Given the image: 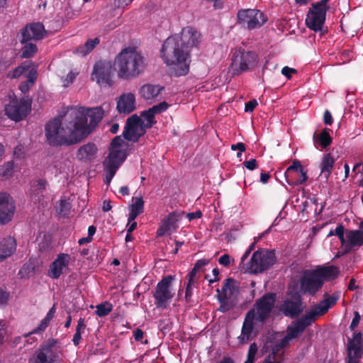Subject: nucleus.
<instances>
[{
  "label": "nucleus",
  "instance_id": "1",
  "mask_svg": "<svg viewBox=\"0 0 363 363\" xmlns=\"http://www.w3.org/2000/svg\"><path fill=\"white\" fill-rule=\"evenodd\" d=\"M104 113L100 106L69 108L63 119L55 118L45 125L48 143L51 146H69L82 142L98 125Z\"/></svg>",
  "mask_w": 363,
  "mask_h": 363
},
{
  "label": "nucleus",
  "instance_id": "2",
  "mask_svg": "<svg viewBox=\"0 0 363 363\" xmlns=\"http://www.w3.org/2000/svg\"><path fill=\"white\" fill-rule=\"evenodd\" d=\"M200 33L194 28H184L180 35L168 37L161 49V57L172 77H181L189 72L190 50L200 43Z\"/></svg>",
  "mask_w": 363,
  "mask_h": 363
},
{
  "label": "nucleus",
  "instance_id": "3",
  "mask_svg": "<svg viewBox=\"0 0 363 363\" xmlns=\"http://www.w3.org/2000/svg\"><path fill=\"white\" fill-rule=\"evenodd\" d=\"M114 65L119 79L131 80L145 72L147 60L136 48L129 46L122 49L116 55Z\"/></svg>",
  "mask_w": 363,
  "mask_h": 363
},
{
  "label": "nucleus",
  "instance_id": "4",
  "mask_svg": "<svg viewBox=\"0 0 363 363\" xmlns=\"http://www.w3.org/2000/svg\"><path fill=\"white\" fill-rule=\"evenodd\" d=\"M339 272L338 268L333 265L307 270L300 280L301 291L303 294L314 296L323 287L325 281L335 279Z\"/></svg>",
  "mask_w": 363,
  "mask_h": 363
},
{
  "label": "nucleus",
  "instance_id": "5",
  "mask_svg": "<svg viewBox=\"0 0 363 363\" xmlns=\"http://www.w3.org/2000/svg\"><path fill=\"white\" fill-rule=\"evenodd\" d=\"M258 62V56L254 51H246L242 47L236 48L232 55L229 72L239 75L254 68Z\"/></svg>",
  "mask_w": 363,
  "mask_h": 363
},
{
  "label": "nucleus",
  "instance_id": "6",
  "mask_svg": "<svg viewBox=\"0 0 363 363\" xmlns=\"http://www.w3.org/2000/svg\"><path fill=\"white\" fill-rule=\"evenodd\" d=\"M277 258L273 250L259 249L255 251L250 261L246 263L245 272L259 274L269 269L276 262Z\"/></svg>",
  "mask_w": 363,
  "mask_h": 363
},
{
  "label": "nucleus",
  "instance_id": "7",
  "mask_svg": "<svg viewBox=\"0 0 363 363\" xmlns=\"http://www.w3.org/2000/svg\"><path fill=\"white\" fill-rule=\"evenodd\" d=\"M276 301L277 294L275 293H266L256 300L253 308L249 311L253 312V318L257 322L264 323L271 316Z\"/></svg>",
  "mask_w": 363,
  "mask_h": 363
},
{
  "label": "nucleus",
  "instance_id": "8",
  "mask_svg": "<svg viewBox=\"0 0 363 363\" xmlns=\"http://www.w3.org/2000/svg\"><path fill=\"white\" fill-rule=\"evenodd\" d=\"M237 23L248 30L261 28L268 20L267 16L258 9H240L238 11Z\"/></svg>",
  "mask_w": 363,
  "mask_h": 363
},
{
  "label": "nucleus",
  "instance_id": "9",
  "mask_svg": "<svg viewBox=\"0 0 363 363\" xmlns=\"http://www.w3.org/2000/svg\"><path fill=\"white\" fill-rule=\"evenodd\" d=\"M114 70V63L108 60H99L93 67L91 79L100 86H111L113 83L112 77Z\"/></svg>",
  "mask_w": 363,
  "mask_h": 363
},
{
  "label": "nucleus",
  "instance_id": "10",
  "mask_svg": "<svg viewBox=\"0 0 363 363\" xmlns=\"http://www.w3.org/2000/svg\"><path fill=\"white\" fill-rule=\"evenodd\" d=\"M126 157L127 155L125 150L117 148H109L108 155L103 162L105 173L104 182L106 184H110L117 169L125 160Z\"/></svg>",
  "mask_w": 363,
  "mask_h": 363
},
{
  "label": "nucleus",
  "instance_id": "11",
  "mask_svg": "<svg viewBox=\"0 0 363 363\" xmlns=\"http://www.w3.org/2000/svg\"><path fill=\"white\" fill-rule=\"evenodd\" d=\"M174 277L168 275L162 277L157 283L155 291L153 292L155 305L157 308H166L168 303L174 297V292L172 290Z\"/></svg>",
  "mask_w": 363,
  "mask_h": 363
},
{
  "label": "nucleus",
  "instance_id": "12",
  "mask_svg": "<svg viewBox=\"0 0 363 363\" xmlns=\"http://www.w3.org/2000/svg\"><path fill=\"white\" fill-rule=\"evenodd\" d=\"M56 343L54 339L48 340L35 351L29 361L32 363H60V356L54 348Z\"/></svg>",
  "mask_w": 363,
  "mask_h": 363
},
{
  "label": "nucleus",
  "instance_id": "13",
  "mask_svg": "<svg viewBox=\"0 0 363 363\" xmlns=\"http://www.w3.org/2000/svg\"><path fill=\"white\" fill-rule=\"evenodd\" d=\"M31 104L28 100L24 98L21 99L14 98L5 106V115L11 120L19 122L28 116Z\"/></svg>",
  "mask_w": 363,
  "mask_h": 363
},
{
  "label": "nucleus",
  "instance_id": "14",
  "mask_svg": "<svg viewBox=\"0 0 363 363\" xmlns=\"http://www.w3.org/2000/svg\"><path fill=\"white\" fill-rule=\"evenodd\" d=\"M145 133L146 129L143 126V121L137 115H133L126 121L123 136L128 141L136 143Z\"/></svg>",
  "mask_w": 363,
  "mask_h": 363
},
{
  "label": "nucleus",
  "instance_id": "15",
  "mask_svg": "<svg viewBox=\"0 0 363 363\" xmlns=\"http://www.w3.org/2000/svg\"><path fill=\"white\" fill-rule=\"evenodd\" d=\"M303 302L301 295L295 292L291 298H286L281 301L278 310L286 317L291 318H297L303 312Z\"/></svg>",
  "mask_w": 363,
  "mask_h": 363
},
{
  "label": "nucleus",
  "instance_id": "16",
  "mask_svg": "<svg viewBox=\"0 0 363 363\" xmlns=\"http://www.w3.org/2000/svg\"><path fill=\"white\" fill-rule=\"evenodd\" d=\"M315 320L313 315L307 312L304 315L296 320L291 325H289L286 328V335L283 337L286 343L289 341L299 337L305 331L307 327L312 325Z\"/></svg>",
  "mask_w": 363,
  "mask_h": 363
},
{
  "label": "nucleus",
  "instance_id": "17",
  "mask_svg": "<svg viewBox=\"0 0 363 363\" xmlns=\"http://www.w3.org/2000/svg\"><path fill=\"white\" fill-rule=\"evenodd\" d=\"M325 9H320L311 4L306 18V25L311 30L322 32L326 19Z\"/></svg>",
  "mask_w": 363,
  "mask_h": 363
},
{
  "label": "nucleus",
  "instance_id": "18",
  "mask_svg": "<svg viewBox=\"0 0 363 363\" xmlns=\"http://www.w3.org/2000/svg\"><path fill=\"white\" fill-rule=\"evenodd\" d=\"M284 177L286 182L292 186L301 185L308 179L307 171L298 160H294L286 169Z\"/></svg>",
  "mask_w": 363,
  "mask_h": 363
},
{
  "label": "nucleus",
  "instance_id": "19",
  "mask_svg": "<svg viewBox=\"0 0 363 363\" xmlns=\"http://www.w3.org/2000/svg\"><path fill=\"white\" fill-rule=\"evenodd\" d=\"M47 31L42 23L36 22L27 24L21 30V44L30 40L38 41L46 36Z\"/></svg>",
  "mask_w": 363,
  "mask_h": 363
},
{
  "label": "nucleus",
  "instance_id": "20",
  "mask_svg": "<svg viewBox=\"0 0 363 363\" xmlns=\"http://www.w3.org/2000/svg\"><path fill=\"white\" fill-rule=\"evenodd\" d=\"M340 296V292L336 291L331 296H328V294H324L325 298L318 304L313 306L308 313L316 320L318 316L325 315L328 310L335 306Z\"/></svg>",
  "mask_w": 363,
  "mask_h": 363
},
{
  "label": "nucleus",
  "instance_id": "21",
  "mask_svg": "<svg viewBox=\"0 0 363 363\" xmlns=\"http://www.w3.org/2000/svg\"><path fill=\"white\" fill-rule=\"evenodd\" d=\"M70 255L60 253L56 259L50 264L48 275L53 279H57L69 268Z\"/></svg>",
  "mask_w": 363,
  "mask_h": 363
},
{
  "label": "nucleus",
  "instance_id": "22",
  "mask_svg": "<svg viewBox=\"0 0 363 363\" xmlns=\"http://www.w3.org/2000/svg\"><path fill=\"white\" fill-rule=\"evenodd\" d=\"M15 205L10 195L0 194V224L9 223L13 218Z\"/></svg>",
  "mask_w": 363,
  "mask_h": 363
},
{
  "label": "nucleus",
  "instance_id": "23",
  "mask_svg": "<svg viewBox=\"0 0 363 363\" xmlns=\"http://www.w3.org/2000/svg\"><path fill=\"white\" fill-rule=\"evenodd\" d=\"M254 320H255V318H253V312L248 311L242 324L241 335L238 337L240 343L246 344L252 340L255 337V335H252L254 330Z\"/></svg>",
  "mask_w": 363,
  "mask_h": 363
},
{
  "label": "nucleus",
  "instance_id": "24",
  "mask_svg": "<svg viewBox=\"0 0 363 363\" xmlns=\"http://www.w3.org/2000/svg\"><path fill=\"white\" fill-rule=\"evenodd\" d=\"M347 242L343 246V254L349 253L354 247H359L363 245V231L350 230L346 232Z\"/></svg>",
  "mask_w": 363,
  "mask_h": 363
},
{
  "label": "nucleus",
  "instance_id": "25",
  "mask_svg": "<svg viewBox=\"0 0 363 363\" xmlns=\"http://www.w3.org/2000/svg\"><path fill=\"white\" fill-rule=\"evenodd\" d=\"M289 345L282 338L271 346V352L265 357L273 363H283L284 361V348Z\"/></svg>",
  "mask_w": 363,
  "mask_h": 363
},
{
  "label": "nucleus",
  "instance_id": "26",
  "mask_svg": "<svg viewBox=\"0 0 363 363\" xmlns=\"http://www.w3.org/2000/svg\"><path fill=\"white\" fill-rule=\"evenodd\" d=\"M135 109V98L133 94H122L117 102V110L120 113L128 114Z\"/></svg>",
  "mask_w": 363,
  "mask_h": 363
},
{
  "label": "nucleus",
  "instance_id": "27",
  "mask_svg": "<svg viewBox=\"0 0 363 363\" xmlns=\"http://www.w3.org/2000/svg\"><path fill=\"white\" fill-rule=\"evenodd\" d=\"M16 250V240L9 236L0 242V262L11 256Z\"/></svg>",
  "mask_w": 363,
  "mask_h": 363
},
{
  "label": "nucleus",
  "instance_id": "28",
  "mask_svg": "<svg viewBox=\"0 0 363 363\" xmlns=\"http://www.w3.org/2000/svg\"><path fill=\"white\" fill-rule=\"evenodd\" d=\"M163 89L164 87L160 85L145 84L140 87L139 93L145 100H152L155 99Z\"/></svg>",
  "mask_w": 363,
  "mask_h": 363
},
{
  "label": "nucleus",
  "instance_id": "29",
  "mask_svg": "<svg viewBox=\"0 0 363 363\" xmlns=\"http://www.w3.org/2000/svg\"><path fill=\"white\" fill-rule=\"evenodd\" d=\"M48 182L45 179H38L33 184L30 197L35 203L40 202L44 196Z\"/></svg>",
  "mask_w": 363,
  "mask_h": 363
},
{
  "label": "nucleus",
  "instance_id": "30",
  "mask_svg": "<svg viewBox=\"0 0 363 363\" xmlns=\"http://www.w3.org/2000/svg\"><path fill=\"white\" fill-rule=\"evenodd\" d=\"M96 152V145L94 143H88L78 149L76 156L80 161H88L95 155Z\"/></svg>",
  "mask_w": 363,
  "mask_h": 363
},
{
  "label": "nucleus",
  "instance_id": "31",
  "mask_svg": "<svg viewBox=\"0 0 363 363\" xmlns=\"http://www.w3.org/2000/svg\"><path fill=\"white\" fill-rule=\"evenodd\" d=\"M335 160L330 153L324 154L320 163V176L328 180L334 167Z\"/></svg>",
  "mask_w": 363,
  "mask_h": 363
},
{
  "label": "nucleus",
  "instance_id": "32",
  "mask_svg": "<svg viewBox=\"0 0 363 363\" xmlns=\"http://www.w3.org/2000/svg\"><path fill=\"white\" fill-rule=\"evenodd\" d=\"M144 201L142 197H133V203L130 206L128 222L130 223L144 211Z\"/></svg>",
  "mask_w": 363,
  "mask_h": 363
},
{
  "label": "nucleus",
  "instance_id": "33",
  "mask_svg": "<svg viewBox=\"0 0 363 363\" xmlns=\"http://www.w3.org/2000/svg\"><path fill=\"white\" fill-rule=\"evenodd\" d=\"M99 43L100 39L99 38L89 39L83 45L77 48L74 52L81 56H86L89 54Z\"/></svg>",
  "mask_w": 363,
  "mask_h": 363
},
{
  "label": "nucleus",
  "instance_id": "34",
  "mask_svg": "<svg viewBox=\"0 0 363 363\" xmlns=\"http://www.w3.org/2000/svg\"><path fill=\"white\" fill-rule=\"evenodd\" d=\"M313 138L314 143L318 144L323 149L330 145L333 140L327 128L323 129L319 134L315 133Z\"/></svg>",
  "mask_w": 363,
  "mask_h": 363
},
{
  "label": "nucleus",
  "instance_id": "35",
  "mask_svg": "<svg viewBox=\"0 0 363 363\" xmlns=\"http://www.w3.org/2000/svg\"><path fill=\"white\" fill-rule=\"evenodd\" d=\"M363 355V347L348 345V362L360 363V359Z\"/></svg>",
  "mask_w": 363,
  "mask_h": 363
},
{
  "label": "nucleus",
  "instance_id": "36",
  "mask_svg": "<svg viewBox=\"0 0 363 363\" xmlns=\"http://www.w3.org/2000/svg\"><path fill=\"white\" fill-rule=\"evenodd\" d=\"M141 116L144 118L145 121H146V123H145L143 121V126L146 130L151 128L155 124L157 123V121L155 120V114L150 109V108L143 111Z\"/></svg>",
  "mask_w": 363,
  "mask_h": 363
},
{
  "label": "nucleus",
  "instance_id": "37",
  "mask_svg": "<svg viewBox=\"0 0 363 363\" xmlns=\"http://www.w3.org/2000/svg\"><path fill=\"white\" fill-rule=\"evenodd\" d=\"M14 163L13 161L6 162L0 167V179H7L12 177L13 174Z\"/></svg>",
  "mask_w": 363,
  "mask_h": 363
},
{
  "label": "nucleus",
  "instance_id": "38",
  "mask_svg": "<svg viewBox=\"0 0 363 363\" xmlns=\"http://www.w3.org/2000/svg\"><path fill=\"white\" fill-rule=\"evenodd\" d=\"M24 46L21 49V57L22 58H30L38 51L37 45L32 43H26Z\"/></svg>",
  "mask_w": 363,
  "mask_h": 363
},
{
  "label": "nucleus",
  "instance_id": "39",
  "mask_svg": "<svg viewBox=\"0 0 363 363\" xmlns=\"http://www.w3.org/2000/svg\"><path fill=\"white\" fill-rule=\"evenodd\" d=\"M96 308L95 313L99 317L106 316L113 310L112 304L108 301L97 305Z\"/></svg>",
  "mask_w": 363,
  "mask_h": 363
},
{
  "label": "nucleus",
  "instance_id": "40",
  "mask_svg": "<svg viewBox=\"0 0 363 363\" xmlns=\"http://www.w3.org/2000/svg\"><path fill=\"white\" fill-rule=\"evenodd\" d=\"M71 204L66 199H61L59 206L56 208L58 214L63 217H68L70 213Z\"/></svg>",
  "mask_w": 363,
  "mask_h": 363
},
{
  "label": "nucleus",
  "instance_id": "41",
  "mask_svg": "<svg viewBox=\"0 0 363 363\" xmlns=\"http://www.w3.org/2000/svg\"><path fill=\"white\" fill-rule=\"evenodd\" d=\"M30 65H26V62L19 65L18 67H16L14 69H13L11 72H10L8 74V77L11 79H17L23 74L26 73V72L29 69Z\"/></svg>",
  "mask_w": 363,
  "mask_h": 363
},
{
  "label": "nucleus",
  "instance_id": "42",
  "mask_svg": "<svg viewBox=\"0 0 363 363\" xmlns=\"http://www.w3.org/2000/svg\"><path fill=\"white\" fill-rule=\"evenodd\" d=\"M216 291H217L218 300L219 301V302L220 303V308L218 310L221 312H226V311H229L231 308V307L227 303V300H228L227 294H221L220 290L219 289H218L216 290Z\"/></svg>",
  "mask_w": 363,
  "mask_h": 363
},
{
  "label": "nucleus",
  "instance_id": "43",
  "mask_svg": "<svg viewBox=\"0 0 363 363\" xmlns=\"http://www.w3.org/2000/svg\"><path fill=\"white\" fill-rule=\"evenodd\" d=\"M335 235L338 237V238L340 239V242L342 244V245H344L345 242H346V239L344 236L345 235V228L344 226L342 225V224H340L338 225L335 231L333 230H331L328 235V236H330V235Z\"/></svg>",
  "mask_w": 363,
  "mask_h": 363
},
{
  "label": "nucleus",
  "instance_id": "44",
  "mask_svg": "<svg viewBox=\"0 0 363 363\" xmlns=\"http://www.w3.org/2000/svg\"><path fill=\"white\" fill-rule=\"evenodd\" d=\"M178 218L179 214L176 211H173L162 219V223L170 228L171 226L173 225V224L178 220Z\"/></svg>",
  "mask_w": 363,
  "mask_h": 363
},
{
  "label": "nucleus",
  "instance_id": "45",
  "mask_svg": "<svg viewBox=\"0 0 363 363\" xmlns=\"http://www.w3.org/2000/svg\"><path fill=\"white\" fill-rule=\"evenodd\" d=\"M235 280L233 278H228L225 280V282L222 286V293L221 294H227L226 292L228 290L230 291V294H233L235 291Z\"/></svg>",
  "mask_w": 363,
  "mask_h": 363
},
{
  "label": "nucleus",
  "instance_id": "46",
  "mask_svg": "<svg viewBox=\"0 0 363 363\" xmlns=\"http://www.w3.org/2000/svg\"><path fill=\"white\" fill-rule=\"evenodd\" d=\"M169 107V104L166 101H162L159 103L158 104L152 106L150 109L153 111V113L157 114H160L164 112Z\"/></svg>",
  "mask_w": 363,
  "mask_h": 363
},
{
  "label": "nucleus",
  "instance_id": "47",
  "mask_svg": "<svg viewBox=\"0 0 363 363\" xmlns=\"http://www.w3.org/2000/svg\"><path fill=\"white\" fill-rule=\"evenodd\" d=\"M257 349L258 348L256 343H252L249 347L246 360L250 362L251 363H254L255 360V355L257 352Z\"/></svg>",
  "mask_w": 363,
  "mask_h": 363
},
{
  "label": "nucleus",
  "instance_id": "48",
  "mask_svg": "<svg viewBox=\"0 0 363 363\" xmlns=\"http://www.w3.org/2000/svg\"><path fill=\"white\" fill-rule=\"evenodd\" d=\"M28 73L26 74V77L30 84H33L38 77V72L35 68H30L27 70Z\"/></svg>",
  "mask_w": 363,
  "mask_h": 363
},
{
  "label": "nucleus",
  "instance_id": "49",
  "mask_svg": "<svg viewBox=\"0 0 363 363\" xmlns=\"http://www.w3.org/2000/svg\"><path fill=\"white\" fill-rule=\"evenodd\" d=\"M363 342L362 340V334L361 333H356L353 335V338L349 341L348 345H354V346H362Z\"/></svg>",
  "mask_w": 363,
  "mask_h": 363
},
{
  "label": "nucleus",
  "instance_id": "50",
  "mask_svg": "<svg viewBox=\"0 0 363 363\" xmlns=\"http://www.w3.org/2000/svg\"><path fill=\"white\" fill-rule=\"evenodd\" d=\"M297 70L296 69L291 68L287 66H285L281 69V74L289 79L291 78V74H295Z\"/></svg>",
  "mask_w": 363,
  "mask_h": 363
},
{
  "label": "nucleus",
  "instance_id": "51",
  "mask_svg": "<svg viewBox=\"0 0 363 363\" xmlns=\"http://www.w3.org/2000/svg\"><path fill=\"white\" fill-rule=\"evenodd\" d=\"M194 283L187 282V285L186 287V291H185V300L187 303L191 302V298L192 296V286Z\"/></svg>",
  "mask_w": 363,
  "mask_h": 363
},
{
  "label": "nucleus",
  "instance_id": "52",
  "mask_svg": "<svg viewBox=\"0 0 363 363\" xmlns=\"http://www.w3.org/2000/svg\"><path fill=\"white\" fill-rule=\"evenodd\" d=\"M243 165L249 170H254L257 167V160L255 159H250V160L245 161Z\"/></svg>",
  "mask_w": 363,
  "mask_h": 363
},
{
  "label": "nucleus",
  "instance_id": "53",
  "mask_svg": "<svg viewBox=\"0 0 363 363\" xmlns=\"http://www.w3.org/2000/svg\"><path fill=\"white\" fill-rule=\"evenodd\" d=\"M258 105V103L256 99H252L249 101L245 104V112H252L255 108Z\"/></svg>",
  "mask_w": 363,
  "mask_h": 363
},
{
  "label": "nucleus",
  "instance_id": "54",
  "mask_svg": "<svg viewBox=\"0 0 363 363\" xmlns=\"http://www.w3.org/2000/svg\"><path fill=\"white\" fill-rule=\"evenodd\" d=\"M123 143V140L121 136H116L111 141V147L110 148H117L119 149L120 147L122 146Z\"/></svg>",
  "mask_w": 363,
  "mask_h": 363
},
{
  "label": "nucleus",
  "instance_id": "55",
  "mask_svg": "<svg viewBox=\"0 0 363 363\" xmlns=\"http://www.w3.org/2000/svg\"><path fill=\"white\" fill-rule=\"evenodd\" d=\"M209 262V260L206 259H201L196 261L195 263L194 268L196 269V271L199 272V271H201L203 267L208 264Z\"/></svg>",
  "mask_w": 363,
  "mask_h": 363
},
{
  "label": "nucleus",
  "instance_id": "56",
  "mask_svg": "<svg viewBox=\"0 0 363 363\" xmlns=\"http://www.w3.org/2000/svg\"><path fill=\"white\" fill-rule=\"evenodd\" d=\"M323 121L328 125H330L333 122V116L328 110H325L324 112Z\"/></svg>",
  "mask_w": 363,
  "mask_h": 363
},
{
  "label": "nucleus",
  "instance_id": "57",
  "mask_svg": "<svg viewBox=\"0 0 363 363\" xmlns=\"http://www.w3.org/2000/svg\"><path fill=\"white\" fill-rule=\"evenodd\" d=\"M9 293L2 289H0V303L6 304L9 301Z\"/></svg>",
  "mask_w": 363,
  "mask_h": 363
},
{
  "label": "nucleus",
  "instance_id": "58",
  "mask_svg": "<svg viewBox=\"0 0 363 363\" xmlns=\"http://www.w3.org/2000/svg\"><path fill=\"white\" fill-rule=\"evenodd\" d=\"M360 315L358 312H354V315L353 317V319L352 320V323H350V328L353 330L359 324L360 320Z\"/></svg>",
  "mask_w": 363,
  "mask_h": 363
},
{
  "label": "nucleus",
  "instance_id": "59",
  "mask_svg": "<svg viewBox=\"0 0 363 363\" xmlns=\"http://www.w3.org/2000/svg\"><path fill=\"white\" fill-rule=\"evenodd\" d=\"M6 332L7 330L5 324H3L0 321V345L3 344V342H4L6 335Z\"/></svg>",
  "mask_w": 363,
  "mask_h": 363
},
{
  "label": "nucleus",
  "instance_id": "60",
  "mask_svg": "<svg viewBox=\"0 0 363 363\" xmlns=\"http://www.w3.org/2000/svg\"><path fill=\"white\" fill-rule=\"evenodd\" d=\"M170 228L165 225L162 224L161 223V225L159 226L157 230V237H162L165 235L166 233H167Z\"/></svg>",
  "mask_w": 363,
  "mask_h": 363
},
{
  "label": "nucleus",
  "instance_id": "61",
  "mask_svg": "<svg viewBox=\"0 0 363 363\" xmlns=\"http://www.w3.org/2000/svg\"><path fill=\"white\" fill-rule=\"evenodd\" d=\"M55 312H56V307H55V304H54L50 308V309L49 310V311L48 312L45 317L43 319L50 323V320L54 318Z\"/></svg>",
  "mask_w": 363,
  "mask_h": 363
},
{
  "label": "nucleus",
  "instance_id": "62",
  "mask_svg": "<svg viewBox=\"0 0 363 363\" xmlns=\"http://www.w3.org/2000/svg\"><path fill=\"white\" fill-rule=\"evenodd\" d=\"M218 262L220 264L227 267L230 264V256L227 254H225L220 256L218 259Z\"/></svg>",
  "mask_w": 363,
  "mask_h": 363
},
{
  "label": "nucleus",
  "instance_id": "63",
  "mask_svg": "<svg viewBox=\"0 0 363 363\" xmlns=\"http://www.w3.org/2000/svg\"><path fill=\"white\" fill-rule=\"evenodd\" d=\"M76 74L72 71H70L66 76L65 79V82H66L64 85L68 86L69 84L72 83L74 79L76 78Z\"/></svg>",
  "mask_w": 363,
  "mask_h": 363
},
{
  "label": "nucleus",
  "instance_id": "64",
  "mask_svg": "<svg viewBox=\"0 0 363 363\" xmlns=\"http://www.w3.org/2000/svg\"><path fill=\"white\" fill-rule=\"evenodd\" d=\"M133 335L136 341H142V339L143 338L144 336V332L141 329L137 328L133 332Z\"/></svg>",
  "mask_w": 363,
  "mask_h": 363
}]
</instances>
